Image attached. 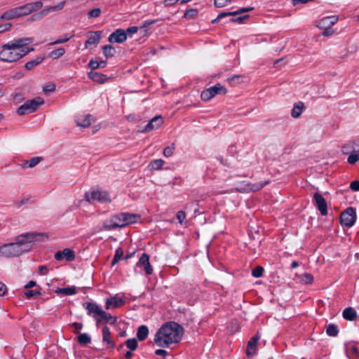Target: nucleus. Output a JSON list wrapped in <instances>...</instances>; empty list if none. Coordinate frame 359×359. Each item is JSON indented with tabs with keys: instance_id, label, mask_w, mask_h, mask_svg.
Returning <instances> with one entry per match:
<instances>
[{
	"instance_id": "obj_1",
	"label": "nucleus",
	"mask_w": 359,
	"mask_h": 359,
	"mask_svg": "<svg viewBox=\"0 0 359 359\" xmlns=\"http://www.w3.org/2000/svg\"><path fill=\"white\" fill-rule=\"evenodd\" d=\"M34 41L32 37L15 39L2 46L0 51V60L6 62H14L29 53L33 51L34 48L27 46Z\"/></svg>"
},
{
	"instance_id": "obj_2",
	"label": "nucleus",
	"mask_w": 359,
	"mask_h": 359,
	"mask_svg": "<svg viewBox=\"0 0 359 359\" xmlns=\"http://www.w3.org/2000/svg\"><path fill=\"white\" fill-rule=\"evenodd\" d=\"M184 329L178 323L169 322L163 325L156 333L154 341L158 346L168 347L178 343L183 336Z\"/></svg>"
},
{
	"instance_id": "obj_3",
	"label": "nucleus",
	"mask_w": 359,
	"mask_h": 359,
	"mask_svg": "<svg viewBox=\"0 0 359 359\" xmlns=\"http://www.w3.org/2000/svg\"><path fill=\"white\" fill-rule=\"evenodd\" d=\"M48 238V236L44 232H29L18 236L15 243L24 253L29 252L35 243L44 242Z\"/></svg>"
},
{
	"instance_id": "obj_4",
	"label": "nucleus",
	"mask_w": 359,
	"mask_h": 359,
	"mask_svg": "<svg viewBox=\"0 0 359 359\" xmlns=\"http://www.w3.org/2000/svg\"><path fill=\"white\" fill-rule=\"evenodd\" d=\"M43 103L44 100L42 97H36L32 100L26 101L18 109L17 112L20 116L32 113L36 111L39 106Z\"/></svg>"
},
{
	"instance_id": "obj_5",
	"label": "nucleus",
	"mask_w": 359,
	"mask_h": 359,
	"mask_svg": "<svg viewBox=\"0 0 359 359\" xmlns=\"http://www.w3.org/2000/svg\"><path fill=\"white\" fill-rule=\"evenodd\" d=\"M226 88L220 83H217L214 86H211L201 92V97L203 101H208L216 95H225Z\"/></svg>"
},
{
	"instance_id": "obj_6",
	"label": "nucleus",
	"mask_w": 359,
	"mask_h": 359,
	"mask_svg": "<svg viewBox=\"0 0 359 359\" xmlns=\"http://www.w3.org/2000/svg\"><path fill=\"white\" fill-rule=\"evenodd\" d=\"M0 254L5 257H18L22 254V250L15 243H11L0 246Z\"/></svg>"
},
{
	"instance_id": "obj_7",
	"label": "nucleus",
	"mask_w": 359,
	"mask_h": 359,
	"mask_svg": "<svg viewBox=\"0 0 359 359\" xmlns=\"http://www.w3.org/2000/svg\"><path fill=\"white\" fill-rule=\"evenodd\" d=\"M356 220V212L353 208H348L343 211L340 216V222L341 225L351 227L354 225Z\"/></svg>"
},
{
	"instance_id": "obj_8",
	"label": "nucleus",
	"mask_w": 359,
	"mask_h": 359,
	"mask_svg": "<svg viewBox=\"0 0 359 359\" xmlns=\"http://www.w3.org/2000/svg\"><path fill=\"white\" fill-rule=\"evenodd\" d=\"M86 198L89 203H93L95 201H99L100 203L110 202L108 193L99 190H94L90 193H86Z\"/></svg>"
},
{
	"instance_id": "obj_9",
	"label": "nucleus",
	"mask_w": 359,
	"mask_h": 359,
	"mask_svg": "<svg viewBox=\"0 0 359 359\" xmlns=\"http://www.w3.org/2000/svg\"><path fill=\"white\" fill-rule=\"evenodd\" d=\"M65 6V1H62L57 4L55 6H49L43 11H41L40 13L35 14L32 16L31 20H40L42 19L43 17L45 15H47L48 13L51 12H55L57 11L62 10Z\"/></svg>"
},
{
	"instance_id": "obj_10",
	"label": "nucleus",
	"mask_w": 359,
	"mask_h": 359,
	"mask_svg": "<svg viewBox=\"0 0 359 359\" xmlns=\"http://www.w3.org/2000/svg\"><path fill=\"white\" fill-rule=\"evenodd\" d=\"M104 229L105 230H112L118 227H123L125 226L123 221H122V217H120V213L116 215H114L110 220L106 221L104 223Z\"/></svg>"
},
{
	"instance_id": "obj_11",
	"label": "nucleus",
	"mask_w": 359,
	"mask_h": 359,
	"mask_svg": "<svg viewBox=\"0 0 359 359\" xmlns=\"http://www.w3.org/2000/svg\"><path fill=\"white\" fill-rule=\"evenodd\" d=\"M268 184V181H266L264 182H259L257 184L247 183L244 184H241L239 187L236 188V190L240 192L257 191Z\"/></svg>"
},
{
	"instance_id": "obj_12",
	"label": "nucleus",
	"mask_w": 359,
	"mask_h": 359,
	"mask_svg": "<svg viewBox=\"0 0 359 359\" xmlns=\"http://www.w3.org/2000/svg\"><path fill=\"white\" fill-rule=\"evenodd\" d=\"M163 123V117L157 115L151 118L146 126L141 130L142 133H149L154 129L159 128Z\"/></svg>"
},
{
	"instance_id": "obj_13",
	"label": "nucleus",
	"mask_w": 359,
	"mask_h": 359,
	"mask_svg": "<svg viewBox=\"0 0 359 359\" xmlns=\"http://www.w3.org/2000/svg\"><path fill=\"white\" fill-rule=\"evenodd\" d=\"M127 39L126 32L124 29H117L112 32L108 37V41L110 43H121Z\"/></svg>"
},
{
	"instance_id": "obj_14",
	"label": "nucleus",
	"mask_w": 359,
	"mask_h": 359,
	"mask_svg": "<svg viewBox=\"0 0 359 359\" xmlns=\"http://www.w3.org/2000/svg\"><path fill=\"white\" fill-rule=\"evenodd\" d=\"M142 266L147 275H151L153 272V269L149 262V257L147 254L143 253L140 257L136 267Z\"/></svg>"
},
{
	"instance_id": "obj_15",
	"label": "nucleus",
	"mask_w": 359,
	"mask_h": 359,
	"mask_svg": "<svg viewBox=\"0 0 359 359\" xmlns=\"http://www.w3.org/2000/svg\"><path fill=\"white\" fill-rule=\"evenodd\" d=\"M95 121V118L90 114L79 116L76 118V125L81 128H88Z\"/></svg>"
},
{
	"instance_id": "obj_16",
	"label": "nucleus",
	"mask_w": 359,
	"mask_h": 359,
	"mask_svg": "<svg viewBox=\"0 0 359 359\" xmlns=\"http://www.w3.org/2000/svg\"><path fill=\"white\" fill-rule=\"evenodd\" d=\"M315 203L322 215L327 214V203L325 199L318 193H315L313 195Z\"/></svg>"
},
{
	"instance_id": "obj_17",
	"label": "nucleus",
	"mask_w": 359,
	"mask_h": 359,
	"mask_svg": "<svg viewBox=\"0 0 359 359\" xmlns=\"http://www.w3.org/2000/svg\"><path fill=\"white\" fill-rule=\"evenodd\" d=\"M259 334L257 333L254 337H252L248 343L246 355L248 357H252L256 353L257 351V344L258 340L259 339Z\"/></svg>"
},
{
	"instance_id": "obj_18",
	"label": "nucleus",
	"mask_w": 359,
	"mask_h": 359,
	"mask_svg": "<svg viewBox=\"0 0 359 359\" xmlns=\"http://www.w3.org/2000/svg\"><path fill=\"white\" fill-rule=\"evenodd\" d=\"M338 20V17L335 15L327 16L322 18L318 25V27L323 29L331 28Z\"/></svg>"
},
{
	"instance_id": "obj_19",
	"label": "nucleus",
	"mask_w": 359,
	"mask_h": 359,
	"mask_svg": "<svg viewBox=\"0 0 359 359\" xmlns=\"http://www.w3.org/2000/svg\"><path fill=\"white\" fill-rule=\"evenodd\" d=\"M86 309L88 311L89 315H93V317L97 320L100 315L102 313V309L95 303H86L84 304Z\"/></svg>"
},
{
	"instance_id": "obj_20",
	"label": "nucleus",
	"mask_w": 359,
	"mask_h": 359,
	"mask_svg": "<svg viewBox=\"0 0 359 359\" xmlns=\"http://www.w3.org/2000/svg\"><path fill=\"white\" fill-rule=\"evenodd\" d=\"M101 33V31L90 32L88 36V39L85 43L86 48H88L90 45H97L100 41Z\"/></svg>"
},
{
	"instance_id": "obj_21",
	"label": "nucleus",
	"mask_w": 359,
	"mask_h": 359,
	"mask_svg": "<svg viewBox=\"0 0 359 359\" xmlns=\"http://www.w3.org/2000/svg\"><path fill=\"white\" fill-rule=\"evenodd\" d=\"M124 301L116 296L110 297L106 300V309H111L121 306Z\"/></svg>"
},
{
	"instance_id": "obj_22",
	"label": "nucleus",
	"mask_w": 359,
	"mask_h": 359,
	"mask_svg": "<svg viewBox=\"0 0 359 359\" xmlns=\"http://www.w3.org/2000/svg\"><path fill=\"white\" fill-rule=\"evenodd\" d=\"M120 217H122L125 226L137 222L140 217L139 215L128 212L120 213Z\"/></svg>"
},
{
	"instance_id": "obj_23",
	"label": "nucleus",
	"mask_w": 359,
	"mask_h": 359,
	"mask_svg": "<svg viewBox=\"0 0 359 359\" xmlns=\"http://www.w3.org/2000/svg\"><path fill=\"white\" fill-rule=\"evenodd\" d=\"M18 18H20L18 7L5 11L1 16V19L4 20H11Z\"/></svg>"
},
{
	"instance_id": "obj_24",
	"label": "nucleus",
	"mask_w": 359,
	"mask_h": 359,
	"mask_svg": "<svg viewBox=\"0 0 359 359\" xmlns=\"http://www.w3.org/2000/svg\"><path fill=\"white\" fill-rule=\"evenodd\" d=\"M88 75L90 79L99 83H104L109 79L107 75L94 71H90Z\"/></svg>"
},
{
	"instance_id": "obj_25",
	"label": "nucleus",
	"mask_w": 359,
	"mask_h": 359,
	"mask_svg": "<svg viewBox=\"0 0 359 359\" xmlns=\"http://www.w3.org/2000/svg\"><path fill=\"white\" fill-rule=\"evenodd\" d=\"M353 142H350L342 147L341 152L344 155L348 156V157H358L355 152Z\"/></svg>"
},
{
	"instance_id": "obj_26",
	"label": "nucleus",
	"mask_w": 359,
	"mask_h": 359,
	"mask_svg": "<svg viewBox=\"0 0 359 359\" xmlns=\"http://www.w3.org/2000/svg\"><path fill=\"white\" fill-rule=\"evenodd\" d=\"M102 342L108 345L109 347H114L115 344L111 339V332L109 328L104 326L102 328Z\"/></svg>"
},
{
	"instance_id": "obj_27",
	"label": "nucleus",
	"mask_w": 359,
	"mask_h": 359,
	"mask_svg": "<svg viewBox=\"0 0 359 359\" xmlns=\"http://www.w3.org/2000/svg\"><path fill=\"white\" fill-rule=\"evenodd\" d=\"M42 158H31L30 160H25L21 158V161L18 163V165L22 168H33L36 165Z\"/></svg>"
},
{
	"instance_id": "obj_28",
	"label": "nucleus",
	"mask_w": 359,
	"mask_h": 359,
	"mask_svg": "<svg viewBox=\"0 0 359 359\" xmlns=\"http://www.w3.org/2000/svg\"><path fill=\"white\" fill-rule=\"evenodd\" d=\"M304 109L305 105L302 102L294 103V107L291 111V116L295 118H299L302 114Z\"/></svg>"
},
{
	"instance_id": "obj_29",
	"label": "nucleus",
	"mask_w": 359,
	"mask_h": 359,
	"mask_svg": "<svg viewBox=\"0 0 359 359\" xmlns=\"http://www.w3.org/2000/svg\"><path fill=\"white\" fill-rule=\"evenodd\" d=\"M44 59H45V56L44 55L38 56L35 59H34V60H32L31 61L27 62L25 64V67L26 69L32 70L36 66H37L39 64H41L44 60Z\"/></svg>"
},
{
	"instance_id": "obj_30",
	"label": "nucleus",
	"mask_w": 359,
	"mask_h": 359,
	"mask_svg": "<svg viewBox=\"0 0 359 359\" xmlns=\"http://www.w3.org/2000/svg\"><path fill=\"white\" fill-rule=\"evenodd\" d=\"M343 317L348 320H354L357 317V313L353 308L348 307L344 310Z\"/></svg>"
},
{
	"instance_id": "obj_31",
	"label": "nucleus",
	"mask_w": 359,
	"mask_h": 359,
	"mask_svg": "<svg viewBox=\"0 0 359 359\" xmlns=\"http://www.w3.org/2000/svg\"><path fill=\"white\" fill-rule=\"evenodd\" d=\"M101 320H105L106 322L113 325L116 323V318L107 313L104 311H102V313L100 315L99 318L97 320V323H99Z\"/></svg>"
},
{
	"instance_id": "obj_32",
	"label": "nucleus",
	"mask_w": 359,
	"mask_h": 359,
	"mask_svg": "<svg viewBox=\"0 0 359 359\" xmlns=\"http://www.w3.org/2000/svg\"><path fill=\"white\" fill-rule=\"evenodd\" d=\"M149 330L146 325L139 327L137 332V339L140 341H144L148 336Z\"/></svg>"
},
{
	"instance_id": "obj_33",
	"label": "nucleus",
	"mask_w": 359,
	"mask_h": 359,
	"mask_svg": "<svg viewBox=\"0 0 359 359\" xmlns=\"http://www.w3.org/2000/svg\"><path fill=\"white\" fill-rule=\"evenodd\" d=\"M102 53L107 58L112 57L116 53V49L111 45H105L102 47Z\"/></svg>"
},
{
	"instance_id": "obj_34",
	"label": "nucleus",
	"mask_w": 359,
	"mask_h": 359,
	"mask_svg": "<svg viewBox=\"0 0 359 359\" xmlns=\"http://www.w3.org/2000/svg\"><path fill=\"white\" fill-rule=\"evenodd\" d=\"M326 332L329 336L336 337L339 333L338 327L334 324H330L327 326Z\"/></svg>"
},
{
	"instance_id": "obj_35",
	"label": "nucleus",
	"mask_w": 359,
	"mask_h": 359,
	"mask_svg": "<svg viewBox=\"0 0 359 359\" xmlns=\"http://www.w3.org/2000/svg\"><path fill=\"white\" fill-rule=\"evenodd\" d=\"M27 5L32 13L41 9L43 6V3L41 1H37L35 2L28 3Z\"/></svg>"
},
{
	"instance_id": "obj_36",
	"label": "nucleus",
	"mask_w": 359,
	"mask_h": 359,
	"mask_svg": "<svg viewBox=\"0 0 359 359\" xmlns=\"http://www.w3.org/2000/svg\"><path fill=\"white\" fill-rule=\"evenodd\" d=\"M299 278L300 281L304 284H311L313 281V276L310 273H304Z\"/></svg>"
},
{
	"instance_id": "obj_37",
	"label": "nucleus",
	"mask_w": 359,
	"mask_h": 359,
	"mask_svg": "<svg viewBox=\"0 0 359 359\" xmlns=\"http://www.w3.org/2000/svg\"><path fill=\"white\" fill-rule=\"evenodd\" d=\"M77 341L81 344H88L90 342V337L88 334H81L77 337Z\"/></svg>"
},
{
	"instance_id": "obj_38",
	"label": "nucleus",
	"mask_w": 359,
	"mask_h": 359,
	"mask_svg": "<svg viewBox=\"0 0 359 359\" xmlns=\"http://www.w3.org/2000/svg\"><path fill=\"white\" fill-rule=\"evenodd\" d=\"M164 163V161L161 158H157L152 161L150 163V167L154 170H158L161 168Z\"/></svg>"
},
{
	"instance_id": "obj_39",
	"label": "nucleus",
	"mask_w": 359,
	"mask_h": 359,
	"mask_svg": "<svg viewBox=\"0 0 359 359\" xmlns=\"http://www.w3.org/2000/svg\"><path fill=\"white\" fill-rule=\"evenodd\" d=\"M55 258L57 261L62 260L63 258L67 259V248H65L62 251L57 252L55 255Z\"/></svg>"
},
{
	"instance_id": "obj_40",
	"label": "nucleus",
	"mask_w": 359,
	"mask_h": 359,
	"mask_svg": "<svg viewBox=\"0 0 359 359\" xmlns=\"http://www.w3.org/2000/svg\"><path fill=\"white\" fill-rule=\"evenodd\" d=\"M126 344L130 351H135L137 347V341L135 338L128 339Z\"/></svg>"
},
{
	"instance_id": "obj_41",
	"label": "nucleus",
	"mask_w": 359,
	"mask_h": 359,
	"mask_svg": "<svg viewBox=\"0 0 359 359\" xmlns=\"http://www.w3.org/2000/svg\"><path fill=\"white\" fill-rule=\"evenodd\" d=\"M20 17L27 15L31 13L27 4L18 6Z\"/></svg>"
},
{
	"instance_id": "obj_42",
	"label": "nucleus",
	"mask_w": 359,
	"mask_h": 359,
	"mask_svg": "<svg viewBox=\"0 0 359 359\" xmlns=\"http://www.w3.org/2000/svg\"><path fill=\"white\" fill-rule=\"evenodd\" d=\"M229 83L232 86L237 85L243 81L242 76L241 75H235L228 79Z\"/></svg>"
},
{
	"instance_id": "obj_43",
	"label": "nucleus",
	"mask_w": 359,
	"mask_h": 359,
	"mask_svg": "<svg viewBox=\"0 0 359 359\" xmlns=\"http://www.w3.org/2000/svg\"><path fill=\"white\" fill-rule=\"evenodd\" d=\"M198 14V11L196 9H194V8H191V9H189V10H187L184 15V17L187 19H191V18H194Z\"/></svg>"
},
{
	"instance_id": "obj_44",
	"label": "nucleus",
	"mask_w": 359,
	"mask_h": 359,
	"mask_svg": "<svg viewBox=\"0 0 359 359\" xmlns=\"http://www.w3.org/2000/svg\"><path fill=\"white\" fill-rule=\"evenodd\" d=\"M65 53V49L63 48H60L58 49H56L55 50H53L50 53V56L53 58H58L59 57L63 55Z\"/></svg>"
},
{
	"instance_id": "obj_45",
	"label": "nucleus",
	"mask_w": 359,
	"mask_h": 359,
	"mask_svg": "<svg viewBox=\"0 0 359 359\" xmlns=\"http://www.w3.org/2000/svg\"><path fill=\"white\" fill-rule=\"evenodd\" d=\"M55 90V86L53 83H48L43 87V91L45 94L53 93Z\"/></svg>"
},
{
	"instance_id": "obj_46",
	"label": "nucleus",
	"mask_w": 359,
	"mask_h": 359,
	"mask_svg": "<svg viewBox=\"0 0 359 359\" xmlns=\"http://www.w3.org/2000/svg\"><path fill=\"white\" fill-rule=\"evenodd\" d=\"M175 149V144H172L170 146L165 147L163 149V155L165 157H170L173 154V151Z\"/></svg>"
},
{
	"instance_id": "obj_47",
	"label": "nucleus",
	"mask_w": 359,
	"mask_h": 359,
	"mask_svg": "<svg viewBox=\"0 0 359 359\" xmlns=\"http://www.w3.org/2000/svg\"><path fill=\"white\" fill-rule=\"evenodd\" d=\"M227 16H232L231 12H222L219 13L215 19L211 21V22L212 24L217 23L222 18Z\"/></svg>"
},
{
	"instance_id": "obj_48",
	"label": "nucleus",
	"mask_w": 359,
	"mask_h": 359,
	"mask_svg": "<svg viewBox=\"0 0 359 359\" xmlns=\"http://www.w3.org/2000/svg\"><path fill=\"white\" fill-rule=\"evenodd\" d=\"M86 288V287H75V286H72V287H69V295H72V294H76V292H78L79 291H83V293H85V289Z\"/></svg>"
},
{
	"instance_id": "obj_49",
	"label": "nucleus",
	"mask_w": 359,
	"mask_h": 359,
	"mask_svg": "<svg viewBox=\"0 0 359 359\" xmlns=\"http://www.w3.org/2000/svg\"><path fill=\"white\" fill-rule=\"evenodd\" d=\"M264 269L263 267L258 266L256 268H255L252 271V275L254 277L259 278L261 277L263 274Z\"/></svg>"
},
{
	"instance_id": "obj_50",
	"label": "nucleus",
	"mask_w": 359,
	"mask_h": 359,
	"mask_svg": "<svg viewBox=\"0 0 359 359\" xmlns=\"http://www.w3.org/2000/svg\"><path fill=\"white\" fill-rule=\"evenodd\" d=\"M253 10H254V7L241 8L236 11H232L231 14H232V16H235V15H239V14H241V13H243L245 12L252 11Z\"/></svg>"
},
{
	"instance_id": "obj_51",
	"label": "nucleus",
	"mask_w": 359,
	"mask_h": 359,
	"mask_svg": "<svg viewBox=\"0 0 359 359\" xmlns=\"http://www.w3.org/2000/svg\"><path fill=\"white\" fill-rule=\"evenodd\" d=\"M231 2V0H215L214 4L217 8H222Z\"/></svg>"
},
{
	"instance_id": "obj_52",
	"label": "nucleus",
	"mask_w": 359,
	"mask_h": 359,
	"mask_svg": "<svg viewBox=\"0 0 359 359\" xmlns=\"http://www.w3.org/2000/svg\"><path fill=\"white\" fill-rule=\"evenodd\" d=\"M101 13V10L99 8L92 9L89 11L88 15L90 18H97Z\"/></svg>"
},
{
	"instance_id": "obj_53",
	"label": "nucleus",
	"mask_w": 359,
	"mask_h": 359,
	"mask_svg": "<svg viewBox=\"0 0 359 359\" xmlns=\"http://www.w3.org/2000/svg\"><path fill=\"white\" fill-rule=\"evenodd\" d=\"M249 18V15H244L242 16H239L238 18H232L229 20L230 22H238L242 23L245 19H247Z\"/></svg>"
},
{
	"instance_id": "obj_54",
	"label": "nucleus",
	"mask_w": 359,
	"mask_h": 359,
	"mask_svg": "<svg viewBox=\"0 0 359 359\" xmlns=\"http://www.w3.org/2000/svg\"><path fill=\"white\" fill-rule=\"evenodd\" d=\"M88 67L92 69H97L99 68V64H98V60L97 59H92L90 60L88 63Z\"/></svg>"
},
{
	"instance_id": "obj_55",
	"label": "nucleus",
	"mask_w": 359,
	"mask_h": 359,
	"mask_svg": "<svg viewBox=\"0 0 359 359\" xmlns=\"http://www.w3.org/2000/svg\"><path fill=\"white\" fill-rule=\"evenodd\" d=\"M186 218V214L184 211L180 210L177 213V219L179 220V222L182 224H183L184 219Z\"/></svg>"
},
{
	"instance_id": "obj_56",
	"label": "nucleus",
	"mask_w": 359,
	"mask_h": 359,
	"mask_svg": "<svg viewBox=\"0 0 359 359\" xmlns=\"http://www.w3.org/2000/svg\"><path fill=\"white\" fill-rule=\"evenodd\" d=\"M28 201H29L28 198H24L22 199L15 201L14 202V205L17 208H20L22 205L26 204L28 202Z\"/></svg>"
},
{
	"instance_id": "obj_57",
	"label": "nucleus",
	"mask_w": 359,
	"mask_h": 359,
	"mask_svg": "<svg viewBox=\"0 0 359 359\" xmlns=\"http://www.w3.org/2000/svg\"><path fill=\"white\" fill-rule=\"evenodd\" d=\"M138 27L135 26L128 27L126 30H125V32H126V36L128 35L131 36L132 34L136 33Z\"/></svg>"
},
{
	"instance_id": "obj_58",
	"label": "nucleus",
	"mask_w": 359,
	"mask_h": 359,
	"mask_svg": "<svg viewBox=\"0 0 359 359\" xmlns=\"http://www.w3.org/2000/svg\"><path fill=\"white\" fill-rule=\"evenodd\" d=\"M37 294H39V292L36 290H29L25 292V296L28 299H30Z\"/></svg>"
},
{
	"instance_id": "obj_59",
	"label": "nucleus",
	"mask_w": 359,
	"mask_h": 359,
	"mask_svg": "<svg viewBox=\"0 0 359 359\" xmlns=\"http://www.w3.org/2000/svg\"><path fill=\"white\" fill-rule=\"evenodd\" d=\"M350 188L351 190H353L354 191H359V181L358 180L353 181L350 184Z\"/></svg>"
},
{
	"instance_id": "obj_60",
	"label": "nucleus",
	"mask_w": 359,
	"mask_h": 359,
	"mask_svg": "<svg viewBox=\"0 0 359 359\" xmlns=\"http://www.w3.org/2000/svg\"><path fill=\"white\" fill-rule=\"evenodd\" d=\"M11 27H12L11 23H6L4 25H0V33H2V32L9 30Z\"/></svg>"
},
{
	"instance_id": "obj_61",
	"label": "nucleus",
	"mask_w": 359,
	"mask_h": 359,
	"mask_svg": "<svg viewBox=\"0 0 359 359\" xmlns=\"http://www.w3.org/2000/svg\"><path fill=\"white\" fill-rule=\"evenodd\" d=\"M156 355L165 357L168 355V352L163 349H158L155 351Z\"/></svg>"
},
{
	"instance_id": "obj_62",
	"label": "nucleus",
	"mask_w": 359,
	"mask_h": 359,
	"mask_svg": "<svg viewBox=\"0 0 359 359\" xmlns=\"http://www.w3.org/2000/svg\"><path fill=\"white\" fill-rule=\"evenodd\" d=\"M72 326L74 327L76 333H79V330L82 328V324L79 323H74Z\"/></svg>"
},
{
	"instance_id": "obj_63",
	"label": "nucleus",
	"mask_w": 359,
	"mask_h": 359,
	"mask_svg": "<svg viewBox=\"0 0 359 359\" xmlns=\"http://www.w3.org/2000/svg\"><path fill=\"white\" fill-rule=\"evenodd\" d=\"M123 255V250L121 248H118L116 250V253H115V257H116L118 259H121Z\"/></svg>"
},
{
	"instance_id": "obj_64",
	"label": "nucleus",
	"mask_w": 359,
	"mask_h": 359,
	"mask_svg": "<svg viewBox=\"0 0 359 359\" xmlns=\"http://www.w3.org/2000/svg\"><path fill=\"white\" fill-rule=\"evenodd\" d=\"M353 143H354V149H355V152L356 153V155L358 156H359V139L353 141Z\"/></svg>"
}]
</instances>
